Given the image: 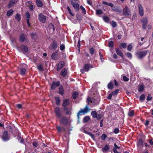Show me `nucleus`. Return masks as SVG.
Returning a JSON list of instances; mask_svg holds the SVG:
<instances>
[{"label":"nucleus","instance_id":"nucleus-9","mask_svg":"<svg viewBox=\"0 0 153 153\" xmlns=\"http://www.w3.org/2000/svg\"><path fill=\"white\" fill-rule=\"evenodd\" d=\"M65 65L64 62L63 61H61L58 63L57 67V71H60L61 69L63 68Z\"/></svg>","mask_w":153,"mask_h":153},{"label":"nucleus","instance_id":"nucleus-52","mask_svg":"<svg viewBox=\"0 0 153 153\" xmlns=\"http://www.w3.org/2000/svg\"><path fill=\"white\" fill-rule=\"evenodd\" d=\"M76 19L78 20H81L82 18V16H81L77 15L76 16Z\"/></svg>","mask_w":153,"mask_h":153},{"label":"nucleus","instance_id":"nucleus-31","mask_svg":"<svg viewBox=\"0 0 153 153\" xmlns=\"http://www.w3.org/2000/svg\"><path fill=\"white\" fill-rule=\"evenodd\" d=\"M56 104L57 105H59L60 100L59 98L58 97H55Z\"/></svg>","mask_w":153,"mask_h":153},{"label":"nucleus","instance_id":"nucleus-21","mask_svg":"<svg viewBox=\"0 0 153 153\" xmlns=\"http://www.w3.org/2000/svg\"><path fill=\"white\" fill-rule=\"evenodd\" d=\"M59 94L62 95H63L64 94V91L63 88L61 86H60L59 89Z\"/></svg>","mask_w":153,"mask_h":153},{"label":"nucleus","instance_id":"nucleus-13","mask_svg":"<svg viewBox=\"0 0 153 153\" xmlns=\"http://www.w3.org/2000/svg\"><path fill=\"white\" fill-rule=\"evenodd\" d=\"M68 73L67 70L65 68H63L60 72V75L64 77L66 76Z\"/></svg>","mask_w":153,"mask_h":153},{"label":"nucleus","instance_id":"nucleus-44","mask_svg":"<svg viewBox=\"0 0 153 153\" xmlns=\"http://www.w3.org/2000/svg\"><path fill=\"white\" fill-rule=\"evenodd\" d=\"M90 53L91 55H93L94 53V51L93 48H91L89 49Z\"/></svg>","mask_w":153,"mask_h":153},{"label":"nucleus","instance_id":"nucleus-5","mask_svg":"<svg viewBox=\"0 0 153 153\" xmlns=\"http://www.w3.org/2000/svg\"><path fill=\"white\" fill-rule=\"evenodd\" d=\"M2 139L4 141H6L9 140L10 139V137H9L8 132L7 131H5L3 133L2 136Z\"/></svg>","mask_w":153,"mask_h":153},{"label":"nucleus","instance_id":"nucleus-8","mask_svg":"<svg viewBox=\"0 0 153 153\" xmlns=\"http://www.w3.org/2000/svg\"><path fill=\"white\" fill-rule=\"evenodd\" d=\"M39 19L41 22L45 23L46 21V17L42 13H40L39 15Z\"/></svg>","mask_w":153,"mask_h":153},{"label":"nucleus","instance_id":"nucleus-24","mask_svg":"<svg viewBox=\"0 0 153 153\" xmlns=\"http://www.w3.org/2000/svg\"><path fill=\"white\" fill-rule=\"evenodd\" d=\"M148 22V18L147 17H144L140 20V22L142 23H147Z\"/></svg>","mask_w":153,"mask_h":153},{"label":"nucleus","instance_id":"nucleus-3","mask_svg":"<svg viewBox=\"0 0 153 153\" xmlns=\"http://www.w3.org/2000/svg\"><path fill=\"white\" fill-rule=\"evenodd\" d=\"M60 123L64 124L66 126L69 125V122L68 119L65 117H62L60 121Z\"/></svg>","mask_w":153,"mask_h":153},{"label":"nucleus","instance_id":"nucleus-55","mask_svg":"<svg viewBox=\"0 0 153 153\" xmlns=\"http://www.w3.org/2000/svg\"><path fill=\"white\" fill-rule=\"evenodd\" d=\"M111 25L113 27H115L117 26V24L114 21H112Z\"/></svg>","mask_w":153,"mask_h":153},{"label":"nucleus","instance_id":"nucleus-25","mask_svg":"<svg viewBox=\"0 0 153 153\" xmlns=\"http://www.w3.org/2000/svg\"><path fill=\"white\" fill-rule=\"evenodd\" d=\"M31 36L32 39H36L37 38V35L35 33H32L31 34Z\"/></svg>","mask_w":153,"mask_h":153},{"label":"nucleus","instance_id":"nucleus-61","mask_svg":"<svg viewBox=\"0 0 153 153\" xmlns=\"http://www.w3.org/2000/svg\"><path fill=\"white\" fill-rule=\"evenodd\" d=\"M90 102H92L91 101V98L88 97V98H87V102L88 104H87V105H88L89 104V103Z\"/></svg>","mask_w":153,"mask_h":153},{"label":"nucleus","instance_id":"nucleus-26","mask_svg":"<svg viewBox=\"0 0 153 153\" xmlns=\"http://www.w3.org/2000/svg\"><path fill=\"white\" fill-rule=\"evenodd\" d=\"M91 114L94 118H96L97 117V112L95 111H93L91 113Z\"/></svg>","mask_w":153,"mask_h":153},{"label":"nucleus","instance_id":"nucleus-28","mask_svg":"<svg viewBox=\"0 0 153 153\" xmlns=\"http://www.w3.org/2000/svg\"><path fill=\"white\" fill-rule=\"evenodd\" d=\"M15 18L18 21H19L21 18V16L19 14H17L15 16Z\"/></svg>","mask_w":153,"mask_h":153},{"label":"nucleus","instance_id":"nucleus-58","mask_svg":"<svg viewBox=\"0 0 153 153\" xmlns=\"http://www.w3.org/2000/svg\"><path fill=\"white\" fill-rule=\"evenodd\" d=\"M102 117V115L101 114H99L97 115V117H96V118H97L98 120H100L101 119Z\"/></svg>","mask_w":153,"mask_h":153},{"label":"nucleus","instance_id":"nucleus-62","mask_svg":"<svg viewBox=\"0 0 153 153\" xmlns=\"http://www.w3.org/2000/svg\"><path fill=\"white\" fill-rule=\"evenodd\" d=\"M136 18V13H134L132 17V19L133 20L135 19Z\"/></svg>","mask_w":153,"mask_h":153},{"label":"nucleus","instance_id":"nucleus-6","mask_svg":"<svg viewBox=\"0 0 153 153\" xmlns=\"http://www.w3.org/2000/svg\"><path fill=\"white\" fill-rule=\"evenodd\" d=\"M69 104V100L68 99H65L63 100L62 106L64 107V110L67 111L68 108L66 106Z\"/></svg>","mask_w":153,"mask_h":153},{"label":"nucleus","instance_id":"nucleus-34","mask_svg":"<svg viewBox=\"0 0 153 153\" xmlns=\"http://www.w3.org/2000/svg\"><path fill=\"white\" fill-rule=\"evenodd\" d=\"M78 94L76 92H74L72 94L73 98L74 99H76L77 97Z\"/></svg>","mask_w":153,"mask_h":153},{"label":"nucleus","instance_id":"nucleus-54","mask_svg":"<svg viewBox=\"0 0 153 153\" xmlns=\"http://www.w3.org/2000/svg\"><path fill=\"white\" fill-rule=\"evenodd\" d=\"M126 54L127 56L128 57L130 58L131 59V58L132 57V55L131 53H129V52H128Z\"/></svg>","mask_w":153,"mask_h":153},{"label":"nucleus","instance_id":"nucleus-57","mask_svg":"<svg viewBox=\"0 0 153 153\" xmlns=\"http://www.w3.org/2000/svg\"><path fill=\"white\" fill-rule=\"evenodd\" d=\"M123 79L125 81H128L129 80V79L126 76H123Z\"/></svg>","mask_w":153,"mask_h":153},{"label":"nucleus","instance_id":"nucleus-32","mask_svg":"<svg viewBox=\"0 0 153 153\" xmlns=\"http://www.w3.org/2000/svg\"><path fill=\"white\" fill-rule=\"evenodd\" d=\"M38 69L41 71H44L43 66L41 65H39L37 66V67Z\"/></svg>","mask_w":153,"mask_h":153},{"label":"nucleus","instance_id":"nucleus-14","mask_svg":"<svg viewBox=\"0 0 153 153\" xmlns=\"http://www.w3.org/2000/svg\"><path fill=\"white\" fill-rule=\"evenodd\" d=\"M71 4L73 6L74 8L77 10L79 9V5L78 3H74L72 1L71 2Z\"/></svg>","mask_w":153,"mask_h":153},{"label":"nucleus","instance_id":"nucleus-19","mask_svg":"<svg viewBox=\"0 0 153 153\" xmlns=\"http://www.w3.org/2000/svg\"><path fill=\"white\" fill-rule=\"evenodd\" d=\"M110 149V147L107 145L105 146L102 149V151L103 152L105 153L107 152V151Z\"/></svg>","mask_w":153,"mask_h":153},{"label":"nucleus","instance_id":"nucleus-20","mask_svg":"<svg viewBox=\"0 0 153 153\" xmlns=\"http://www.w3.org/2000/svg\"><path fill=\"white\" fill-rule=\"evenodd\" d=\"M21 48L24 52L25 53L27 52L28 51V49L27 47L24 45H22L21 46Z\"/></svg>","mask_w":153,"mask_h":153},{"label":"nucleus","instance_id":"nucleus-64","mask_svg":"<svg viewBox=\"0 0 153 153\" xmlns=\"http://www.w3.org/2000/svg\"><path fill=\"white\" fill-rule=\"evenodd\" d=\"M99 55H100V59L102 61V58H102V57H103L102 54V53L101 52H100V53H99Z\"/></svg>","mask_w":153,"mask_h":153},{"label":"nucleus","instance_id":"nucleus-12","mask_svg":"<svg viewBox=\"0 0 153 153\" xmlns=\"http://www.w3.org/2000/svg\"><path fill=\"white\" fill-rule=\"evenodd\" d=\"M60 85V82L57 81L56 82H53L51 86V88L52 90H54L56 87Z\"/></svg>","mask_w":153,"mask_h":153},{"label":"nucleus","instance_id":"nucleus-39","mask_svg":"<svg viewBox=\"0 0 153 153\" xmlns=\"http://www.w3.org/2000/svg\"><path fill=\"white\" fill-rule=\"evenodd\" d=\"M145 96L144 94H142L140 97V100L141 101L143 102L145 100Z\"/></svg>","mask_w":153,"mask_h":153},{"label":"nucleus","instance_id":"nucleus-35","mask_svg":"<svg viewBox=\"0 0 153 153\" xmlns=\"http://www.w3.org/2000/svg\"><path fill=\"white\" fill-rule=\"evenodd\" d=\"M15 3V1L13 0H11L10 1L9 4L8 5V7H9L12 6L13 4H14Z\"/></svg>","mask_w":153,"mask_h":153},{"label":"nucleus","instance_id":"nucleus-36","mask_svg":"<svg viewBox=\"0 0 153 153\" xmlns=\"http://www.w3.org/2000/svg\"><path fill=\"white\" fill-rule=\"evenodd\" d=\"M134 111L133 110H131L129 111L128 115L129 117H132L134 116Z\"/></svg>","mask_w":153,"mask_h":153},{"label":"nucleus","instance_id":"nucleus-40","mask_svg":"<svg viewBox=\"0 0 153 153\" xmlns=\"http://www.w3.org/2000/svg\"><path fill=\"white\" fill-rule=\"evenodd\" d=\"M103 19L106 22H108L109 20V18L107 16H104L103 17Z\"/></svg>","mask_w":153,"mask_h":153},{"label":"nucleus","instance_id":"nucleus-2","mask_svg":"<svg viewBox=\"0 0 153 153\" xmlns=\"http://www.w3.org/2000/svg\"><path fill=\"white\" fill-rule=\"evenodd\" d=\"M123 16H126L128 17H130L131 15V12L128 7L126 6L123 9Z\"/></svg>","mask_w":153,"mask_h":153},{"label":"nucleus","instance_id":"nucleus-47","mask_svg":"<svg viewBox=\"0 0 153 153\" xmlns=\"http://www.w3.org/2000/svg\"><path fill=\"white\" fill-rule=\"evenodd\" d=\"M65 48L64 45L62 44L60 46V49L61 51H63L65 49Z\"/></svg>","mask_w":153,"mask_h":153},{"label":"nucleus","instance_id":"nucleus-59","mask_svg":"<svg viewBox=\"0 0 153 153\" xmlns=\"http://www.w3.org/2000/svg\"><path fill=\"white\" fill-rule=\"evenodd\" d=\"M119 132V129L118 128H115L114 130V132L115 134H117Z\"/></svg>","mask_w":153,"mask_h":153},{"label":"nucleus","instance_id":"nucleus-56","mask_svg":"<svg viewBox=\"0 0 153 153\" xmlns=\"http://www.w3.org/2000/svg\"><path fill=\"white\" fill-rule=\"evenodd\" d=\"M152 99V97L150 94L148 95L147 98V100L148 101L151 100Z\"/></svg>","mask_w":153,"mask_h":153},{"label":"nucleus","instance_id":"nucleus-27","mask_svg":"<svg viewBox=\"0 0 153 153\" xmlns=\"http://www.w3.org/2000/svg\"><path fill=\"white\" fill-rule=\"evenodd\" d=\"M26 70L25 68H22L20 69V74L22 75L25 74Z\"/></svg>","mask_w":153,"mask_h":153},{"label":"nucleus","instance_id":"nucleus-45","mask_svg":"<svg viewBox=\"0 0 153 153\" xmlns=\"http://www.w3.org/2000/svg\"><path fill=\"white\" fill-rule=\"evenodd\" d=\"M80 8L82 10L83 13L84 14L86 13V11L85 8L82 6H80Z\"/></svg>","mask_w":153,"mask_h":153},{"label":"nucleus","instance_id":"nucleus-60","mask_svg":"<svg viewBox=\"0 0 153 153\" xmlns=\"http://www.w3.org/2000/svg\"><path fill=\"white\" fill-rule=\"evenodd\" d=\"M112 95H113V94H112V93H111L107 97L108 99L109 100H111V98Z\"/></svg>","mask_w":153,"mask_h":153},{"label":"nucleus","instance_id":"nucleus-11","mask_svg":"<svg viewBox=\"0 0 153 153\" xmlns=\"http://www.w3.org/2000/svg\"><path fill=\"white\" fill-rule=\"evenodd\" d=\"M57 47V44L56 42L54 41L50 45L49 48L51 50H55Z\"/></svg>","mask_w":153,"mask_h":153},{"label":"nucleus","instance_id":"nucleus-10","mask_svg":"<svg viewBox=\"0 0 153 153\" xmlns=\"http://www.w3.org/2000/svg\"><path fill=\"white\" fill-rule=\"evenodd\" d=\"M55 112L56 115L58 117H60L61 115V110L60 108L57 107L55 108Z\"/></svg>","mask_w":153,"mask_h":153},{"label":"nucleus","instance_id":"nucleus-38","mask_svg":"<svg viewBox=\"0 0 153 153\" xmlns=\"http://www.w3.org/2000/svg\"><path fill=\"white\" fill-rule=\"evenodd\" d=\"M112 10L115 12H121V10H120L118 7H115L113 8L112 9Z\"/></svg>","mask_w":153,"mask_h":153},{"label":"nucleus","instance_id":"nucleus-33","mask_svg":"<svg viewBox=\"0 0 153 153\" xmlns=\"http://www.w3.org/2000/svg\"><path fill=\"white\" fill-rule=\"evenodd\" d=\"M102 11L100 9H97L96 10V13L98 15L102 14Z\"/></svg>","mask_w":153,"mask_h":153},{"label":"nucleus","instance_id":"nucleus-43","mask_svg":"<svg viewBox=\"0 0 153 153\" xmlns=\"http://www.w3.org/2000/svg\"><path fill=\"white\" fill-rule=\"evenodd\" d=\"M17 139L19 140L20 141V142L21 143H24L23 140L20 137L18 136L17 137Z\"/></svg>","mask_w":153,"mask_h":153},{"label":"nucleus","instance_id":"nucleus-23","mask_svg":"<svg viewBox=\"0 0 153 153\" xmlns=\"http://www.w3.org/2000/svg\"><path fill=\"white\" fill-rule=\"evenodd\" d=\"M36 4L38 7H41L42 6V2L40 0H36Z\"/></svg>","mask_w":153,"mask_h":153},{"label":"nucleus","instance_id":"nucleus-22","mask_svg":"<svg viewBox=\"0 0 153 153\" xmlns=\"http://www.w3.org/2000/svg\"><path fill=\"white\" fill-rule=\"evenodd\" d=\"M116 51L118 55H119L122 57L123 56L122 51L119 48L116 49Z\"/></svg>","mask_w":153,"mask_h":153},{"label":"nucleus","instance_id":"nucleus-48","mask_svg":"<svg viewBox=\"0 0 153 153\" xmlns=\"http://www.w3.org/2000/svg\"><path fill=\"white\" fill-rule=\"evenodd\" d=\"M25 16L27 19H29L30 18V13L28 12H27L25 13Z\"/></svg>","mask_w":153,"mask_h":153},{"label":"nucleus","instance_id":"nucleus-51","mask_svg":"<svg viewBox=\"0 0 153 153\" xmlns=\"http://www.w3.org/2000/svg\"><path fill=\"white\" fill-rule=\"evenodd\" d=\"M107 136L105 134H103L101 136V139L103 140H105Z\"/></svg>","mask_w":153,"mask_h":153},{"label":"nucleus","instance_id":"nucleus-50","mask_svg":"<svg viewBox=\"0 0 153 153\" xmlns=\"http://www.w3.org/2000/svg\"><path fill=\"white\" fill-rule=\"evenodd\" d=\"M132 48V45L131 44H130L128 45V46L127 49L128 51H130L131 50Z\"/></svg>","mask_w":153,"mask_h":153},{"label":"nucleus","instance_id":"nucleus-4","mask_svg":"<svg viewBox=\"0 0 153 153\" xmlns=\"http://www.w3.org/2000/svg\"><path fill=\"white\" fill-rule=\"evenodd\" d=\"M147 53V51H146L142 52L139 51L136 53V55L138 58L141 59L145 56L146 55Z\"/></svg>","mask_w":153,"mask_h":153},{"label":"nucleus","instance_id":"nucleus-30","mask_svg":"<svg viewBox=\"0 0 153 153\" xmlns=\"http://www.w3.org/2000/svg\"><path fill=\"white\" fill-rule=\"evenodd\" d=\"M90 119V117L89 116L85 117L83 119V121L85 123L88 122Z\"/></svg>","mask_w":153,"mask_h":153},{"label":"nucleus","instance_id":"nucleus-7","mask_svg":"<svg viewBox=\"0 0 153 153\" xmlns=\"http://www.w3.org/2000/svg\"><path fill=\"white\" fill-rule=\"evenodd\" d=\"M138 11L139 15L140 16H142L144 15V9L143 7L140 4L138 5Z\"/></svg>","mask_w":153,"mask_h":153},{"label":"nucleus","instance_id":"nucleus-63","mask_svg":"<svg viewBox=\"0 0 153 153\" xmlns=\"http://www.w3.org/2000/svg\"><path fill=\"white\" fill-rule=\"evenodd\" d=\"M113 151L114 152V153H121L120 152H118L115 148H113Z\"/></svg>","mask_w":153,"mask_h":153},{"label":"nucleus","instance_id":"nucleus-16","mask_svg":"<svg viewBox=\"0 0 153 153\" xmlns=\"http://www.w3.org/2000/svg\"><path fill=\"white\" fill-rule=\"evenodd\" d=\"M145 85L143 84L140 85L138 86V90L139 92H141L144 90Z\"/></svg>","mask_w":153,"mask_h":153},{"label":"nucleus","instance_id":"nucleus-15","mask_svg":"<svg viewBox=\"0 0 153 153\" xmlns=\"http://www.w3.org/2000/svg\"><path fill=\"white\" fill-rule=\"evenodd\" d=\"M26 36L24 33H22L20 36L19 39L21 42H23L25 40Z\"/></svg>","mask_w":153,"mask_h":153},{"label":"nucleus","instance_id":"nucleus-18","mask_svg":"<svg viewBox=\"0 0 153 153\" xmlns=\"http://www.w3.org/2000/svg\"><path fill=\"white\" fill-rule=\"evenodd\" d=\"M57 53L56 52H55L52 54L51 57L54 60H56L57 59Z\"/></svg>","mask_w":153,"mask_h":153},{"label":"nucleus","instance_id":"nucleus-46","mask_svg":"<svg viewBox=\"0 0 153 153\" xmlns=\"http://www.w3.org/2000/svg\"><path fill=\"white\" fill-rule=\"evenodd\" d=\"M114 45V42L112 41H110L108 43V46L109 47H112Z\"/></svg>","mask_w":153,"mask_h":153},{"label":"nucleus","instance_id":"nucleus-17","mask_svg":"<svg viewBox=\"0 0 153 153\" xmlns=\"http://www.w3.org/2000/svg\"><path fill=\"white\" fill-rule=\"evenodd\" d=\"M93 67L92 66H90L89 64H85L84 66V69L86 71H88L90 68H92Z\"/></svg>","mask_w":153,"mask_h":153},{"label":"nucleus","instance_id":"nucleus-41","mask_svg":"<svg viewBox=\"0 0 153 153\" xmlns=\"http://www.w3.org/2000/svg\"><path fill=\"white\" fill-rule=\"evenodd\" d=\"M120 47H122L123 48H125L126 47V43H122L120 44Z\"/></svg>","mask_w":153,"mask_h":153},{"label":"nucleus","instance_id":"nucleus-1","mask_svg":"<svg viewBox=\"0 0 153 153\" xmlns=\"http://www.w3.org/2000/svg\"><path fill=\"white\" fill-rule=\"evenodd\" d=\"M90 110L88 105H86L84 108L81 109L78 112L77 117L78 119L79 118V116L82 114H85L89 112Z\"/></svg>","mask_w":153,"mask_h":153},{"label":"nucleus","instance_id":"nucleus-37","mask_svg":"<svg viewBox=\"0 0 153 153\" xmlns=\"http://www.w3.org/2000/svg\"><path fill=\"white\" fill-rule=\"evenodd\" d=\"M13 13V11L12 10H10L7 11V16H9L12 14Z\"/></svg>","mask_w":153,"mask_h":153},{"label":"nucleus","instance_id":"nucleus-53","mask_svg":"<svg viewBox=\"0 0 153 153\" xmlns=\"http://www.w3.org/2000/svg\"><path fill=\"white\" fill-rule=\"evenodd\" d=\"M119 90L118 89H117L115 90L114 91L112 92V93L113 95H117L119 91Z\"/></svg>","mask_w":153,"mask_h":153},{"label":"nucleus","instance_id":"nucleus-42","mask_svg":"<svg viewBox=\"0 0 153 153\" xmlns=\"http://www.w3.org/2000/svg\"><path fill=\"white\" fill-rule=\"evenodd\" d=\"M67 9L68 10L69 13L72 16H74V14L72 13L71 12V9H70L69 7L68 6L67 7Z\"/></svg>","mask_w":153,"mask_h":153},{"label":"nucleus","instance_id":"nucleus-29","mask_svg":"<svg viewBox=\"0 0 153 153\" xmlns=\"http://www.w3.org/2000/svg\"><path fill=\"white\" fill-rule=\"evenodd\" d=\"M113 84L112 82H110L108 85V87L109 89H111L113 88Z\"/></svg>","mask_w":153,"mask_h":153},{"label":"nucleus","instance_id":"nucleus-49","mask_svg":"<svg viewBox=\"0 0 153 153\" xmlns=\"http://www.w3.org/2000/svg\"><path fill=\"white\" fill-rule=\"evenodd\" d=\"M147 23H142V28L143 29L145 30L146 28V24Z\"/></svg>","mask_w":153,"mask_h":153}]
</instances>
